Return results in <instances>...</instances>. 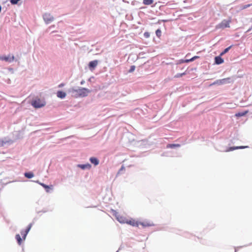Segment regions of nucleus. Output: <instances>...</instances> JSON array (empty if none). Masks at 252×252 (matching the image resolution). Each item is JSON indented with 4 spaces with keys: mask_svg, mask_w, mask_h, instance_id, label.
<instances>
[{
    "mask_svg": "<svg viewBox=\"0 0 252 252\" xmlns=\"http://www.w3.org/2000/svg\"><path fill=\"white\" fill-rule=\"evenodd\" d=\"M67 92L70 94L72 97L77 98L87 96L88 94L91 93V90L85 88L76 87L68 89Z\"/></svg>",
    "mask_w": 252,
    "mask_h": 252,
    "instance_id": "obj_1",
    "label": "nucleus"
},
{
    "mask_svg": "<svg viewBox=\"0 0 252 252\" xmlns=\"http://www.w3.org/2000/svg\"><path fill=\"white\" fill-rule=\"evenodd\" d=\"M234 79L231 77H228L222 79L217 80L214 81L213 83L210 85V86L213 85H222L224 84H227L229 83H232L234 82Z\"/></svg>",
    "mask_w": 252,
    "mask_h": 252,
    "instance_id": "obj_2",
    "label": "nucleus"
},
{
    "mask_svg": "<svg viewBox=\"0 0 252 252\" xmlns=\"http://www.w3.org/2000/svg\"><path fill=\"white\" fill-rule=\"evenodd\" d=\"M46 105V101L43 99L36 98L32 99V107L38 109L44 107Z\"/></svg>",
    "mask_w": 252,
    "mask_h": 252,
    "instance_id": "obj_3",
    "label": "nucleus"
},
{
    "mask_svg": "<svg viewBox=\"0 0 252 252\" xmlns=\"http://www.w3.org/2000/svg\"><path fill=\"white\" fill-rule=\"evenodd\" d=\"M43 18L46 24H49L54 20V17L50 13H46L43 14Z\"/></svg>",
    "mask_w": 252,
    "mask_h": 252,
    "instance_id": "obj_4",
    "label": "nucleus"
},
{
    "mask_svg": "<svg viewBox=\"0 0 252 252\" xmlns=\"http://www.w3.org/2000/svg\"><path fill=\"white\" fill-rule=\"evenodd\" d=\"M15 57L13 55H8V56H0V60L4 61L6 62L11 63L14 61Z\"/></svg>",
    "mask_w": 252,
    "mask_h": 252,
    "instance_id": "obj_5",
    "label": "nucleus"
},
{
    "mask_svg": "<svg viewBox=\"0 0 252 252\" xmlns=\"http://www.w3.org/2000/svg\"><path fill=\"white\" fill-rule=\"evenodd\" d=\"M13 143V141L8 138L5 137L0 139V147H3L6 145H10Z\"/></svg>",
    "mask_w": 252,
    "mask_h": 252,
    "instance_id": "obj_6",
    "label": "nucleus"
},
{
    "mask_svg": "<svg viewBox=\"0 0 252 252\" xmlns=\"http://www.w3.org/2000/svg\"><path fill=\"white\" fill-rule=\"evenodd\" d=\"M126 223L132 226L137 227L139 225V222L132 218L127 219Z\"/></svg>",
    "mask_w": 252,
    "mask_h": 252,
    "instance_id": "obj_7",
    "label": "nucleus"
},
{
    "mask_svg": "<svg viewBox=\"0 0 252 252\" xmlns=\"http://www.w3.org/2000/svg\"><path fill=\"white\" fill-rule=\"evenodd\" d=\"M217 28L224 29L229 27V21L227 20H223L220 24L217 26Z\"/></svg>",
    "mask_w": 252,
    "mask_h": 252,
    "instance_id": "obj_8",
    "label": "nucleus"
},
{
    "mask_svg": "<svg viewBox=\"0 0 252 252\" xmlns=\"http://www.w3.org/2000/svg\"><path fill=\"white\" fill-rule=\"evenodd\" d=\"M139 224L141 225L143 227H150L155 225L153 222L151 221H144L141 222H139Z\"/></svg>",
    "mask_w": 252,
    "mask_h": 252,
    "instance_id": "obj_9",
    "label": "nucleus"
},
{
    "mask_svg": "<svg viewBox=\"0 0 252 252\" xmlns=\"http://www.w3.org/2000/svg\"><path fill=\"white\" fill-rule=\"evenodd\" d=\"M97 64H98V61L97 60H94V61H91L89 63L88 66H89L90 69L93 70V69H94V68L97 66Z\"/></svg>",
    "mask_w": 252,
    "mask_h": 252,
    "instance_id": "obj_10",
    "label": "nucleus"
},
{
    "mask_svg": "<svg viewBox=\"0 0 252 252\" xmlns=\"http://www.w3.org/2000/svg\"><path fill=\"white\" fill-rule=\"evenodd\" d=\"M31 224H30L28 226V227H27V228H26L25 230H23L21 232V234L23 239L24 240L25 239L27 234L28 233V232H29V231L31 229Z\"/></svg>",
    "mask_w": 252,
    "mask_h": 252,
    "instance_id": "obj_11",
    "label": "nucleus"
},
{
    "mask_svg": "<svg viewBox=\"0 0 252 252\" xmlns=\"http://www.w3.org/2000/svg\"><path fill=\"white\" fill-rule=\"evenodd\" d=\"M223 59L220 57V56H217L215 58V63L217 64H220L223 63Z\"/></svg>",
    "mask_w": 252,
    "mask_h": 252,
    "instance_id": "obj_12",
    "label": "nucleus"
},
{
    "mask_svg": "<svg viewBox=\"0 0 252 252\" xmlns=\"http://www.w3.org/2000/svg\"><path fill=\"white\" fill-rule=\"evenodd\" d=\"M66 93L62 91H58L57 92V96L58 97L62 99L64 98L66 96Z\"/></svg>",
    "mask_w": 252,
    "mask_h": 252,
    "instance_id": "obj_13",
    "label": "nucleus"
},
{
    "mask_svg": "<svg viewBox=\"0 0 252 252\" xmlns=\"http://www.w3.org/2000/svg\"><path fill=\"white\" fill-rule=\"evenodd\" d=\"M40 185L45 189L46 191L47 192H49L51 190H52L53 189V185L47 186L43 183H40Z\"/></svg>",
    "mask_w": 252,
    "mask_h": 252,
    "instance_id": "obj_14",
    "label": "nucleus"
},
{
    "mask_svg": "<svg viewBox=\"0 0 252 252\" xmlns=\"http://www.w3.org/2000/svg\"><path fill=\"white\" fill-rule=\"evenodd\" d=\"M117 220L120 222V223H126V220L127 219L125 218V217H123V216H121L120 215H118L117 217Z\"/></svg>",
    "mask_w": 252,
    "mask_h": 252,
    "instance_id": "obj_15",
    "label": "nucleus"
},
{
    "mask_svg": "<svg viewBox=\"0 0 252 252\" xmlns=\"http://www.w3.org/2000/svg\"><path fill=\"white\" fill-rule=\"evenodd\" d=\"M91 162L94 164L95 166L99 164V160L97 158L94 157H91L90 158Z\"/></svg>",
    "mask_w": 252,
    "mask_h": 252,
    "instance_id": "obj_16",
    "label": "nucleus"
},
{
    "mask_svg": "<svg viewBox=\"0 0 252 252\" xmlns=\"http://www.w3.org/2000/svg\"><path fill=\"white\" fill-rule=\"evenodd\" d=\"M249 147L247 146H237V147H230L229 148V150H228V151H233L234 150H237V149H245V148H248Z\"/></svg>",
    "mask_w": 252,
    "mask_h": 252,
    "instance_id": "obj_17",
    "label": "nucleus"
},
{
    "mask_svg": "<svg viewBox=\"0 0 252 252\" xmlns=\"http://www.w3.org/2000/svg\"><path fill=\"white\" fill-rule=\"evenodd\" d=\"M248 113V110L239 112L235 114V116L237 117H243V116H244Z\"/></svg>",
    "mask_w": 252,
    "mask_h": 252,
    "instance_id": "obj_18",
    "label": "nucleus"
},
{
    "mask_svg": "<svg viewBox=\"0 0 252 252\" xmlns=\"http://www.w3.org/2000/svg\"><path fill=\"white\" fill-rule=\"evenodd\" d=\"M198 58H199V57L195 56L193 57L192 58H191L190 59H187V60H182V63H189V62H193L195 59H198Z\"/></svg>",
    "mask_w": 252,
    "mask_h": 252,
    "instance_id": "obj_19",
    "label": "nucleus"
},
{
    "mask_svg": "<svg viewBox=\"0 0 252 252\" xmlns=\"http://www.w3.org/2000/svg\"><path fill=\"white\" fill-rule=\"evenodd\" d=\"M180 147V145L178 144H169L166 146L167 148H174Z\"/></svg>",
    "mask_w": 252,
    "mask_h": 252,
    "instance_id": "obj_20",
    "label": "nucleus"
},
{
    "mask_svg": "<svg viewBox=\"0 0 252 252\" xmlns=\"http://www.w3.org/2000/svg\"><path fill=\"white\" fill-rule=\"evenodd\" d=\"M78 166L82 169H85L86 168L90 169L91 167V164L89 163L86 164H79L78 165Z\"/></svg>",
    "mask_w": 252,
    "mask_h": 252,
    "instance_id": "obj_21",
    "label": "nucleus"
},
{
    "mask_svg": "<svg viewBox=\"0 0 252 252\" xmlns=\"http://www.w3.org/2000/svg\"><path fill=\"white\" fill-rule=\"evenodd\" d=\"M15 238L17 241V242L18 243L19 245H21L22 244V238H21V236L19 234H16V236H15Z\"/></svg>",
    "mask_w": 252,
    "mask_h": 252,
    "instance_id": "obj_22",
    "label": "nucleus"
},
{
    "mask_svg": "<svg viewBox=\"0 0 252 252\" xmlns=\"http://www.w3.org/2000/svg\"><path fill=\"white\" fill-rule=\"evenodd\" d=\"M232 47V45H231L230 46H229L228 47L225 48L220 54V56H222L224 54H226V53H227L229 50L231 48V47Z\"/></svg>",
    "mask_w": 252,
    "mask_h": 252,
    "instance_id": "obj_23",
    "label": "nucleus"
},
{
    "mask_svg": "<svg viewBox=\"0 0 252 252\" xmlns=\"http://www.w3.org/2000/svg\"><path fill=\"white\" fill-rule=\"evenodd\" d=\"M153 0H143V3L145 5H150L153 3Z\"/></svg>",
    "mask_w": 252,
    "mask_h": 252,
    "instance_id": "obj_24",
    "label": "nucleus"
},
{
    "mask_svg": "<svg viewBox=\"0 0 252 252\" xmlns=\"http://www.w3.org/2000/svg\"><path fill=\"white\" fill-rule=\"evenodd\" d=\"M161 31L159 29H158L156 31V34L158 37H160L161 36Z\"/></svg>",
    "mask_w": 252,
    "mask_h": 252,
    "instance_id": "obj_25",
    "label": "nucleus"
},
{
    "mask_svg": "<svg viewBox=\"0 0 252 252\" xmlns=\"http://www.w3.org/2000/svg\"><path fill=\"white\" fill-rule=\"evenodd\" d=\"M135 69V65H131L130 67L129 70H128V72L131 73V72H133L134 71Z\"/></svg>",
    "mask_w": 252,
    "mask_h": 252,
    "instance_id": "obj_26",
    "label": "nucleus"
},
{
    "mask_svg": "<svg viewBox=\"0 0 252 252\" xmlns=\"http://www.w3.org/2000/svg\"><path fill=\"white\" fill-rule=\"evenodd\" d=\"M25 176L28 178H32V173L29 172V173H25Z\"/></svg>",
    "mask_w": 252,
    "mask_h": 252,
    "instance_id": "obj_27",
    "label": "nucleus"
},
{
    "mask_svg": "<svg viewBox=\"0 0 252 252\" xmlns=\"http://www.w3.org/2000/svg\"><path fill=\"white\" fill-rule=\"evenodd\" d=\"M251 5H252V4H245V5H244L242 6V8L244 9H246L249 7H250Z\"/></svg>",
    "mask_w": 252,
    "mask_h": 252,
    "instance_id": "obj_28",
    "label": "nucleus"
},
{
    "mask_svg": "<svg viewBox=\"0 0 252 252\" xmlns=\"http://www.w3.org/2000/svg\"><path fill=\"white\" fill-rule=\"evenodd\" d=\"M150 33L149 32H145L144 33V36L145 38H148L150 37Z\"/></svg>",
    "mask_w": 252,
    "mask_h": 252,
    "instance_id": "obj_29",
    "label": "nucleus"
},
{
    "mask_svg": "<svg viewBox=\"0 0 252 252\" xmlns=\"http://www.w3.org/2000/svg\"><path fill=\"white\" fill-rule=\"evenodd\" d=\"M20 0H10V2L12 4H16Z\"/></svg>",
    "mask_w": 252,
    "mask_h": 252,
    "instance_id": "obj_30",
    "label": "nucleus"
},
{
    "mask_svg": "<svg viewBox=\"0 0 252 252\" xmlns=\"http://www.w3.org/2000/svg\"><path fill=\"white\" fill-rule=\"evenodd\" d=\"M54 27H55V26H54V25H52V26H51L49 27L48 28V29H47V31H48V32L50 31V30H51L52 29H53V28H54Z\"/></svg>",
    "mask_w": 252,
    "mask_h": 252,
    "instance_id": "obj_31",
    "label": "nucleus"
},
{
    "mask_svg": "<svg viewBox=\"0 0 252 252\" xmlns=\"http://www.w3.org/2000/svg\"><path fill=\"white\" fill-rule=\"evenodd\" d=\"M124 169H125L124 166H122V167L121 168V169L119 170V172H121L122 170H124Z\"/></svg>",
    "mask_w": 252,
    "mask_h": 252,
    "instance_id": "obj_32",
    "label": "nucleus"
},
{
    "mask_svg": "<svg viewBox=\"0 0 252 252\" xmlns=\"http://www.w3.org/2000/svg\"><path fill=\"white\" fill-rule=\"evenodd\" d=\"M85 83V81L84 80H82V81H81V82H80V84H81V85H83V84H84V83Z\"/></svg>",
    "mask_w": 252,
    "mask_h": 252,
    "instance_id": "obj_33",
    "label": "nucleus"
},
{
    "mask_svg": "<svg viewBox=\"0 0 252 252\" xmlns=\"http://www.w3.org/2000/svg\"><path fill=\"white\" fill-rule=\"evenodd\" d=\"M63 86H64V84H63V83H61V84H60L59 85V88H61V87H63Z\"/></svg>",
    "mask_w": 252,
    "mask_h": 252,
    "instance_id": "obj_34",
    "label": "nucleus"
},
{
    "mask_svg": "<svg viewBox=\"0 0 252 252\" xmlns=\"http://www.w3.org/2000/svg\"><path fill=\"white\" fill-rule=\"evenodd\" d=\"M252 27H251L250 28H249V29L247 30V31L246 32H250L252 30Z\"/></svg>",
    "mask_w": 252,
    "mask_h": 252,
    "instance_id": "obj_35",
    "label": "nucleus"
},
{
    "mask_svg": "<svg viewBox=\"0 0 252 252\" xmlns=\"http://www.w3.org/2000/svg\"><path fill=\"white\" fill-rule=\"evenodd\" d=\"M184 73L181 74V76H182V75H184Z\"/></svg>",
    "mask_w": 252,
    "mask_h": 252,
    "instance_id": "obj_36",
    "label": "nucleus"
},
{
    "mask_svg": "<svg viewBox=\"0 0 252 252\" xmlns=\"http://www.w3.org/2000/svg\"><path fill=\"white\" fill-rule=\"evenodd\" d=\"M117 252H118V251Z\"/></svg>",
    "mask_w": 252,
    "mask_h": 252,
    "instance_id": "obj_37",
    "label": "nucleus"
}]
</instances>
